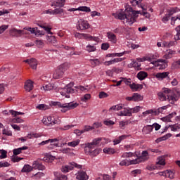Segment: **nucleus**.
Listing matches in <instances>:
<instances>
[{
    "instance_id": "obj_1",
    "label": "nucleus",
    "mask_w": 180,
    "mask_h": 180,
    "mask_svg": "<svg viewBox=\"0 0 180 180\" xmlns=\"http://www.w3.org/2000/svg\"><path fill=\"white\" fill-rule=\"evenodd\" d=\"M139 15H141L140 11H134L129 7L125 10L124 13H119L115 15V18H117V19H120V20H123L124 25L131 26V25L134 23V18H137Z\"/></svg>"
},
{
    "instance_id": "obj_2",
    "label": "nucleus",
    "mask_w": 180,
    "mask_h": 180,
    "mask_svg": "<svg viewBox=\"0 0 180 180\" xmlns=\"http://www.w3.org/2000/svg\"><path fill=\"white\" fill-rule=\"evenodd\" d=\"M158 96L160 101H168L172 104L175 103L179 99V97L176 94L172 93V91L167 88L163 89L162 91L158 94Z\"/></svg>"
},
{
    "instance_id": "obj_3",
    "label": "nucleus",
    "mask_w": 180,
    "mask_h": 180,
    "mask_svg": "<svg viewBox=\"0 0 180 180\" xmlns=\"http://www.w3.org/2000/svg\"><path fill=\"white\" fill-rule=\"evenodd\" d=\"M53 106H56V108H60V112L63 113H65V112H68V110H71V109H75L78 106V103L70 102L68 103H61L58 101L52 102Z\"/></svg>"
},
{
    "instance_id": "obj_4",
    "label": "nucleus",
    "mask_w": 180,
    "mask_h": 180,
    "mask_svg": "<svg viewBox=\"0 0 180 180\" xmlns=\"http://www.w3.org/2000/svg\"><path fill=\"white\" fill-rule=\"evenodd\" d=\"M60 141V139L55 138L48 139L46 141H43L39 143V146H46L47 150H54V148H57L58 147V142Z\"/></svg>"
},
{
    "instance_id": "obj_5",
    "label": "nucleus",
    "mask_w": 180,
    "mask_h": 180,
    "mask_svg": "<svg viewBox=\"0 0 180 180\" xmlns=\"http://www.w3.org/2000/svg\"><path fill=\"white\" fill-rule=\"evenodd\" d=\"M42 123L45 124V126H54V124H60L61 121L58 118H54L53 116L44 117L42 120Z\"/></svg>"
},
{
    "instance_id": "obj_6",
    "label": "nucleus",
    "mask_w": 180,
    "mask_h": 180,
    "mask_svg": "<svg viewBox=\"0 0 180 180\" xmlns=\"http://www.w3.org/2000/svg\"><path fill=\"white\" fill-rule=\"evenodd\" d=\"M150 159V155L147 150H143L141 156H138L137 158L131 160V164H140V162H144Z\"/></svg>"
},
{
    "instance_id": "obj_7",
    "label": "nucleus",
    "mask_w": 180,
    "mask_h": 180,
    "mask_svg": "<svg viewBox=\"0 0 180 180\" xmlns=\"http://www.w3.org/2000/svg\"><path fill=\"white\" fill-rule=\"evenodd\" d=\"M73 86L74 84L70 83L68 84L64 89H60V95H62V96H65V98H70V94H74L75 92L74 89L71 88V86Z\"/></svg>"
},
{
    "instance_id": "obj_8",
    "label": "nucleus",
    "mask_w": 180,
    "mask_h": 180,
    "mask_svg": "<svg viewBox=\"0 0 180 180\" xmlns=\"http://www.w3.org/2000/svg\"><path fill=\"white\" fill-rule=\"evenodd\" d=\"M89 27L91 25L86 20L79 19L77 22L76 28L77 30H87Z\"/></svg>"
},
{
    "instance_id": "obj_9",
    "label": "nucleus",
    "mask_w": 180,
    "mask_h": 180,
    "mask_svg": "<svg viewBox=\"0 0 180 180\" xmlns=\"http://www.w3.org/2000/svg\"><path fill=\"white\" fill-rule=\"evenodd\" d=\"M74 168H78L79 169H81V168H82V166L80 165H77L75 162H70L69 163L68 165L62 167V172H64V173L70 172V171H72Z\"/></svg>"
},
{
    "instance_id": "obj_10",
    "label": "nucleus",
    "mask_w": 180,
    "mask_h": 180,
    "mask_svg": "<svg viewBox=\"0 0 180 180\" xmlns=\"http://www.w3.org/2000/svg\"><path fill=\"white\" fill-rule=\"evenodd\" d=\"M153 64H154L155 67H159V70H165L168 67L165 59H158L157 61L153 62Z\"/></svg>"
},
{
    "instance_id": "obj_11",
    "label": "nucleus",
    "mask_w": 180,
    "mask_h": 180,
    "mask_svg": "<svg viewBox=\"0 0 180 180\" xmlns=\"http://www.w3.org/2000/svg\"><path fill=\"white\" fill-rule=\"evenodd\" d=\"M143 97L141 96L139 93H134L131 96L126 97V101L134 102H140V101H143Z\"/></svg>"
},
{
    "instance_id": "obj_12",
    "label": "nucleus",
    "mask_w": 180,
    "mask_h": 180,
    "mask_svg": "<svg viewBox=\"0 0 180 180\" xmlns=\"http://www.w3.org/2000/svg\"><path fill=\"white\" fill-rule=\"evenodd\" d=\"M24 63H27L29 64L30 67L32 68V70H37V60L36 58H30V59H27L24 60Z\"/></svg>"
},
{
    "instance_id": "obj_13",
    "label": "nucleus",
    "mask_w": 180,
    "mask_h": 180,
    "mask_svg": "<svg viewBox=\"0 0 180 180\" xmlns=\"http://www.w3.org/2000/svg\"><path fill=\"white\" fill-rule=\"evenodd\" d=\"M10 36L11 37H20L22 36L23 31L21 30H18L16 28H12L10 31Z\"/></svg>"
},
{
    "instance_id": "obj_14",
    "label": "nucleus",
    "mask_w": 180,
    "mask_h": 180,
    "mask_svg": "<svg viewBox=\"0 0 180 180\" xmlns=\"http://www.w3.org/2000/svg\"><path fill=\"white\" fill-rule=\"evenodd\" d=\"M83 39H85L86 40H89V41H96V43H99L101 39L98 37H92L89 34H83Z\"/></svg>"
},
{
    "instance_id": "obj_15",
    "label": "nucleus",
    "mask_w": 180,
    "mask_h": 180,
    "mask_svg": "<svg viewBox=\"0 0 180 180\" xmlns=\"http://www.w3.org/2000/svg\"><path fill=\"white\" fill-rule=\"evenodd\" d=\"M75 11H80L81 12H91V8L88 6H79L77 8H72L68 10L69 12H75Z\"/></svg>"
},
{
    "instance_id": "obj_16",
    "label": "nucleus",
    "mask_w": 180,
    "mask_h": 180,
    "mask_svg": "<svg viewBox=\"0 0 180 180\" xmlns=\"http://www.w3.org/2000/svg\"><path fill=\"white\" fill-rule=\"evenodd\" d=\"M107 37L109 41H110L113 44H116V43H117V37H116V35L112 32H107Z\"/></svg>"
},
{
    "instance_id": "obj_17",
    "label": "nucleus",
    "mask_w": 180,
    "mask_h": 180,
    "mask_svg": "<svg viewBox=\"0 0 180 180\" xmlns=\"http://www.w3.org/2000/svg\"><path fill=\"white\" fill-rule=\"evenodd\" d=\"M65 5V1L64 0H55L52 2L51 6H55V8H63Z\"/></svg>"
},
{
    "instance_id": "obj_18",
    "label": "nucleus",
    "mask_w": 180,
    "mask_h": 180,
    "mask_svg": "<svg viewBox=\"0 0 180 180\" xmlns=\"http://www.w3.org/2000/svg\"><path fill=\"white\" fill-rule=\"evenodd\" d=\"M63 75L64 73L63 71L58 68L53 72V78H54V79H60V78H63Z\"/></svg>"
},
{
    "instance_id": "obj_19",
    "label": "nucleus",
    "mask_w": 180,
    "mask_h": 180,
    "mask_svg": "<svg viewBox=\"0 0 180 180\" xmlns=\"http://www.w3.org/2000/svg\"><path fill=\"white\" fill-rule=\"evenodd\" d=\"M176 54V51H173L172 49L167 50L166 53L163 56V58H165L166 60H169V58H172Z\"/></svg>"
},
{
    "instance_id": "obj_20",
    "label": "nucleus",
    "mask_w": 180,
    "mask_h": 180,
    "mask_svg": "<svg viewBox=\"0 0 180 180\" xmlns=\"http://www.w3.org/2000/svg\"><path fill=\"white\" fill-rule=\"evenodd\" d=\"M123 58H114L111 60H108V61H105L103 63L104 65H112V64H116V63H120L121 61H123Z\"/></svg>"
},
{
    "instance_id": "obj_21",
    "label": "nucleus",
    "mask_w": 180,
    "mask_h": 180,
    "mask_svg": "<svg viewBox=\"0 0 180 180\" xmlns=\"http://www.w3.org/2000/svg\"><path fill=\"white\" fill-rule=\"evenodd\" d=\"M117 116H131L130 108H124L123 110L117 113Z\"/></svg>"
},
{
    "instance_id": "obj_22",
    "label": "nucleus",
    "mask_w": 180,
    "mask_h": 180,
    "mask_svg": "<svg viewBox=\"0 0 180 180\" xmlns=\"http://www.w3.org/2000/svg\"><path fill=\"white\" fill-rule=\"evenodd\" d=\"M84 146H85V151L87 154H89L93 150H95V147H96V146L94 145L92 142L85 143Z\"/></svg>"
},
{
    "instance_id": "obj_23",
    "label": "nucleus",
    "mask_w": 180,
    "mask_h": 180,
    "mask_svg": "<svg viewBox=\"0 0 180 180\" xmlns=\"http://www.w3.org/2000/svg\"><path fill=\"white\" fill-rule=\"evenodd\" d=\"M76 175H77L76 178L78 180L88 179V175L86 174V173L85 172H83V171L78 172V173Z\"/></svg>"
},
{
    "instance_id": "obj_24",
    "label": "nucleus",
    "mask_w": 180,
    "mask_h": 180,
    "mask_svg": "<svg viewBox=\"0 0 180 180\" xmlns=\"http://www.w3.org/2000/svg\"><path fill=\"white\" fill-rule=\"evenodd\" d=\"M169 75V72H159L155 75L156 78L159 79L160 81H162L165 78H167Z\"/></svg>"
},
{
    "instance_id": "obj_25",
    "label": "nucleus",
    "mask_w": 180,
    "mask_h": 180,
    "mask_svg": "<svg viewBox=\"0 0 180 180\" xmlns=\"http://www.w3.org/2000/svg\"><path fill=\"white\" fill-rule=\"evenodd\" d=\"M165 158H167V155L159 156L157 158L156 165H165Z\"/></svg>"
},
{
    "instance_id": "obj_26",
    "label": "nucleus",
    "mask_w": 180,
    "mask_h": 180,
    "mask_svg": "<svg viewBox=\"0 0 180 180\" xmlns=\"http://www.w3.org/2000/svg\"><path fill=\"white\" fill-rule=\"evenodd\" d=\"M25 89L28 92H30L33 89V82L32 80H27L25 84Z\"/></svg>"
},
{
    "instance_id": "obj_27",
    "label": "nucleus",
    "mask_w": 180,
    "mask_h": 180,
    "mask_svg": "<svg viewBox=\"0 0 180 180\" xmlns=\"http://www.w3.org/2000/svg\"><path fill=\"white\" fill-rule=\"evenodd\" d=\"M71 66V65L68 63H65L62 65H60L58 68H59L60 70H61L63 71V73L64 74V72H65V71H67V70H68V68H70V67Z\"/></svg>"
},
{
    "instance_id": "obj_28",
    "label": "nucleus",
    "mask_w": 180,
    "mask_h": 180,
    "mask_svg": "<svg viewBox=\"0 0 180 180\" xmlns=\"http://www.w3.org/2000/svg\"><path fill=\"white\" fill-rule=\"evenodd\" d=\"M131 67H134L135 70H136V71H140V70H141V63H139V62L133 60L130 64Z\"/></svg>"
},
{
    "instance_id": "obj_29",
    "label": "nucleus",
    "mask_w": 180,
    "mask_h": 180,
    "mask_svg": "<svg viewBox=\"0 0 180 180\" xmlns=\"http://www.w3.org/2000/svg\"><path fill=\"white\" fill-rule=\"evenodd\" d=\"M148 76V74L144 71H141L137 74V78L138 79H140V81H143V79H146L147 77Z\"/></svg>"
},
{
    "instance_id": "obj_30",
    "label": "nucleus",
    "mask_w": 180,
    "mask_h": 180,
    "mask_svg": "<svg viewBox=\"0 0 180 180\" xmlns=\"http://www.w3.org/2000/svg\"><path fill=\"white\" fill-rule=\"evenodd\" d=\"M53 89H54V84H45L41 87V90L44 91V92H46V91H51Z\"/></svg>"
},
{
    "instance_id": "obj_31",
    "label": "nucleus",
    "mask_w": 180,
    "mask_h": 180,
    "mask_svg": "<svg viewBox=\"0 0 180 180\" xmlns=\"http://www.w3.org/2000/svg\"><path fill=\"white\" fill-rule=\"evenodd\" d=\"M131 89L134 91H139V89H143V84H138L136 83H132L129 84Z\"/></svg>"
},
{
    "instance_id": "obj_32",
    "label": "nucleus",
    "mask_w": 180,
    "mask_h": 180,
    "mask_svg": "<svg viewBox=\"0 0 180 180\" xmlns=\"http://www.w3.org/2000/svg\"><path fill=\"white\" fill-rule=\"evenodd\" d=\"M101 151H102V149L96 148V149H94L89 153H87V154L88 155H90V157H96V155L101 153Z\"/></svg>"
},
{
    "instance_id": "obj_33",
    "label": "nucleus",
    "mask_w": 180,
    "mask_h": 180,
    "mask_svg": "<svg viewBox=\"0 0 180 180\" xmlns=\"http://www.w3.org/2000/svg\"><path fill=\"white\" fill-rule=\"evenodd\" d=\"M53 15H59L60 18H63L64 16V9L59 8H56L53 10Z\"/></svg>"
},
{
    "instance_id": "obj_34",
    "label": "nucleus",
    "mask_w": 180,
    "mask_h": 180,
    "mask_svg": "<svg viewBox=\"0 0 180 180\" xmlns=\"http://www.w3.org/2000/svg\"><path fill=\"white\" fill-rule=\"evenodd\" d=\"M176 12H179V8L177 7H174V8H170L167 10V15H169V16H172V15H174V13H176Z\"/></svg>"
},
{
    "instance_id": "obj_35",
    "label": "nucleus",
    "mask_w": 180,
    "mask_h": 180,
    "mask_svg": "<svg viewBox=\"0 0 180 180\" xmlns=\"http://www.w3.org/2000/svg\"><path fill=\"white\" fill-rule=\"evenodd\" d=\"M34 168L36 169H39V171H43V169H45L44 165H43L41 163H39L38 162H34L33 163Z\"/></svg>"
},
{
    "instance_id": "obj_36",
    "label": "nucleus",
    "mask_w": 180,
    "mask_h": 180,
    "mask_svg": "<svg viewBox=\"0 0 180 180\" xmlns=\"http://www.w3.org/2000/svg\"><path fill=\"white\" fill-rule=\"evenodd\" d=\"M23 150H27V146H22L21 148L14 149L13 150V153L14 155H19V154H20V153H22V151H23Z\"/></svg>"
},
{
    "instance_id": "obj_37",
    "label": "nucleus",
    "mask_w": 180,
    "mask_h": 180,
    "mask_svg": "<svg viewBox=\"0 0 180 180\" xmlns=\"http://www.w3.org/2000/svg\"><path fill=\"white\" fill-rule=\"evenodd\" d=\"M79 143H81V140L79 139H76L75 141H72L71 142L68 143V147H77V146L79 145Z\"/></svg>"
},
{
    "instance_id": "obj_38",
    "label": "nucleus",
    "mask_w": 180,
    "mask_h": 180,
    "mask_svg": "<svg viewBox=\"0 0 180 180\" xmlns=\"http://www.w3.org/2000/svg\"><path fill=\"white\" fill-rule=\"evenodd\" d=\"M36 108L39 110H47L50 109V106H49L46 104H39L38 105H37Z\"/></svg>"
},
{
    "instance_id": "obj_39",
    "label": "nucleus",
    "mask_w": 180,
    "mask_h": 180,
    "mask_svg": "<svg viewBox=\"0 0 180 180\" xmlns=\"http://www.w3.org/2000/svg\"><path fill=\"white\" fill-rule=\"evenodd\" d=\"M153 129H154V127L151 125H147L143 128V133H145V134H148L153 131Z\"/></svg>"
},
{
    "instance_id": "obj_40",
    "label": "nucleus",
    "mask_w": 180,
    "mask_h": 180,
    "mask_svg": "<svg viewBox=\"0 0 180 180\" xmlns=\"http://www.w3.org/2000/svg\"><path fill=\"white\" fill-rule=\"evenodd\" d=\"M86 50L88 53H94V51H96V46L89 44L86 46Z\"/></svg>"
},
{
    "instance_id": "obj_41",
    "label": "nucleus",
    "mask_w": 180,
    "mask_h": 180,
    "mask_svg": "<svg viewBox=\"0 0 180 180\" xmlns=\"http://www.w3.org/2000/svg\"><path fill=\"white\" fill-rule=\"evenodd\" d=\"M174 115H176V112L169 114L167 116L162 117L161 120H162V122H171V118L173 117Z\"/></svg>"
},
{
    "instance_id": "obj_42",
    "label": "nucleus",
    "mask_w": 180,
    "mask_h": 180,
    "mask_svg": "<svg viewBox=\"0 0 180 180\" xmlns=\"http://www.w3.org/2000/svg\"><path fill=\"white\" fill-rule=\"evenodd\" d=\"M170 137H172V134L169 133V134H167L166 135L158 139L157 141L158 142L165 141V140H168V139H169Z\"/></svg>"
},
{
    "instance_id": "obj_43",
    "label": "nucleus",
    "mask_w": 180,
    "mask_h": 180,
    "mask_svg": "<svg viewBox=\"0 0 180 180\" xmlns=\"http://www.w3.org/2000/svg\"><path fill=\"white\" fill-rule=\"evenodd\" d=\"M103 151L105 154H115L116 153V150L112 148H105Z\"/></svg>"
},
{
    "instance_id": "obj_44",
    "label": "nucleus",
    "mask_w": 180,
    "mask_h": 180,
    "mask_svg": "<svg viewBox=\"0 0 180 180\" xmlns=\"http://www.w3.org/2000/svg\"><path fill=\"white\" fill-rule=\"evenodd\" d=\"M46 39L47 41H49V43H51V44H56L57 43V39L54 36H48L46 37Z\"/></svg>"
},
{
    "instance_id": "obj_45",
    "label": "nucleus",
    "mask_w": 180,
    "mask_h": 180,
    "mask_svg": "<svg viewBox=\"0 0 180 180\" xmlns=\"http://www.w3.org/2000/svg\"><path fill=\"white\" fill-rule=\"evenodd\" d=\"M33 170V167L29 165H24L23 168L22 169L21 172H30Z\"/></svg>"
},
{
    "instance_id": "obj_46",
    "label": "nucleus",
    "mask_w": 180,
    "mask_h": 180,
    "mask_svg": "<svg viewBox=\"0 0 180 180\" xmlns=\"http://www.w3.org/2000/svg\"><path fill=\"white\" fill-rule=\"evenodd\" d=\"M122 109H123V104H117V105L112 106L110 108V110H117V111H119V110H122Z\"/></svg>"
},
{
    "instance_id": "obj_47",
    "label": "nucleus",
    "mask_w": 180,
    "mask_h": 180,
    "mask_svg": "<svg viewBox=\"0 0 180 180\" xmlns=\"http://www.w3.org/2000/svg\"><path fill=\"white\" fill-rule=\"evenodd\" d=\"M0 160H5V158H8V151L2 149L0 150Z\"/></svg>"
},
{
    "instance_id": "obj_48",
    "label": "nucleus",
    "mask_w": 180,
    "mask_h": 180,
    "mask_svg": "<svg viewBox=\"0 0 180 180\" xmlns=\"http://www.w3.org/2000/svg\"><path fill=\"white\" fill-rule=\"evenodd\" d=\"M131 160H124L122 161H121L120 162V165L121 167H124V165H125L126 167H129V165H134L135 164H131Z\"/></svg>"
},
{
    "instance_id": "obj_49",
    "label": "nucleus",
    "mask_w": 180,
    "mask_h": 180,
    "mask_svg": "<svg viewBox=\"0 0 180 180\" xmlns=\"http://www.w3.org/2000/svg\"><path fill=\"white\" fill-rule=\"evenodd\" d=\"M176 34L174 35V40H180V25L177 26L175 28Z\"/></svg>"
},
{
    "instance_id": "obj_50",
    "label": "nucleus",
    "mask_w": 180,
    "mask_h": 180,
    "mask_svg": "<svg viewBox=\"0 0 180 180\" xmlns=\"http://www.w3.org/2000/svg\"><path fill=\"white\" fill-rule=\"evenodd\" d=\"M138 8H141V9L143 11H146L147 9H148V8H150V6H148V3H144V4H139V5L136 6Z\"/></svg>"
},
{
    "instance_id": "obj_51",
    "label": "nucleus",
    "mask_w": 180,
    "mask_h": 180,
    "mask_svg": "<svg viewBox=\"0 0 180 180\" xmlns=\"http://www.w3.org/2000/svg\"><path fill=\"white\" fill-rule=\"evenodd\" d=\"M89 61L93 67L101 65V61H99V59H90Z\"/></svg>"
},
{
    "instance_id": "obj_52",
    "label": "nucleus",
    "mask_w": 180,
    "mask_h": 180,
    "mask_svg": "<svg viewBox=\"0 0 180 180\" xmlns=\"http://www.w3.org/2000/svg\"><path fill=\"white\" fill-rule=\"evenodd\" d=\"M35 44L39 49H43V47H44V41H43V40L37 39Z\"/></svg>"
},
{
    "instance_id": "obj_53",
    "label": "nucleus",
    "mask_w": 180,
    "mask_h": 180,
    "mask_svg": "<svg viewBox=\"0 0 180 180\" xmlns=\"http://www.w3.org/2000/svg\"><path fill=\"white\" fill-rule=\"evenodd\" d=\"M9 112L11 113V115H12L14 117L20 116V115H25L24 112L15 111L13 110H10Z\"/></svg>"
},
{
    "instance_id": "obj_54",
    "label": "nucleus",
    "mask_w": 180,
    "mask_h": 180,
    "mask_svg": "<svg viewBox=\"0 0 180 180\" xmlns=\"http://www.w3.org/2000/svg\"><path fill=\"white\" fill-rule=\"evenodd\" d=\"M179 68H180V60H177L176 62H174L172 65V70H178Z\"/></svg>"
},
{
    "instance_id": "obj_55",
    "label": "nucleus",
    "mask_w": 180,
    "mask_h": 180,
    "mask_svg": "<svg viewBox=\"0 0 180 180\" xmlns=\"http://www.w3.org/2000/svg\"><path fill=\"white\" fill-rule=\"evenodd\" d=\"M131 157H134V153L129 152V153H124L122 154V158H131Z\"/></svg>"
},
{
    "instance_id": "obj_56",
    "label": "nucleus",
    "mask_w": 180,
    "mask_h": 180,
    "mask_svg": "<svg viewBox=\"0 0 180 180\" xmlns=\"http://www.w3.org/2000/svg\"><path fill=\"white\" fill-rule=\"evenodd\" d=\"M91 99V94H87L81 97L82 102H86L87 101H89Z\"/></svg>"
},
{
    "instance_id": "obj_57",
    "label": "nucleus",
    "mask_w": 180,
    "mask_h": 180,
    "mask_svg": "<svg viewBox=\"0 0 180 180\" xmlns=\"http://www.w3.org/2000/svg\"><path fill=\"white\" fill-rule=\"evenodd\" d=\"M75 88H77V89H79L80 91H82L83 92H88L89 88L88 87V86H77Z\"/></svg>"
},
{
    "instance_id": "obj_58",
    "label": "nucleus",
    "mask_w": 180,
    "mask_h": 180,
    "mask_svg": "<svg viewBox=\"0 0 180 180\" xmlns=\"http://www.w3.org/2000/svg\"><path fill=\"white\" fill-rule=\"evenodd\" d=\"M176 20H180V14H179L176 17H172L171 18V25H172V26L175 25V22Z\"/></svg>"
},
{
    "instance_id": "obj_59",
    "label": "nucleus",
    "mask_w": 180,
    "mask_h": 180,
    "mask_svg": "<svg viewBox=\"0 0 180 180\" xmlns=\"http://www.w3.org/2000/svg\"><path fill=\"white\" fill-rule=\"evenodd\" d=\"M8 167H11V163L4 161V162H0V168H6Z\"/></svg>"
},
{
    "instance_id": "obj_60",
    "label": "nucleus",
    "mask_w": 180,
    "mask_h": 180,
    "mask_svg": "<svg viewBox=\"0 0 180 180\" xmlns=\"http://www.w3.org/2000/svg\"><path fill=\"white\" fill-rule=\"evenodd\" d=\"M167 176L170 179H174V172L171 170H166V177Z\"/></svg>"
},
{
    "instance_id": "obj_61",
    "label": "nucleus",
    "mask_w": 180,
    "mask_h": 180,
    "mask_svg": "<svg viewBox=\"0 0 180 180\" xmlns=\"http://www.w3.org/2000/svg\"><path fill=\"white\" fill-rule=\"evenodd\" d=\"M169 127L172 131H177V130L180 129V127L177 124L169 125Z\"/></svg>"
},
{
    "instance_id": "obj_62",
    "label": "nucleus",
    "mask_w": 180,
    "mask_h": 180,
    "mask_svg": "<svg viewBox=\"0 0 180 180\" xmlns=\"http://www.w3.org/2000/svg\"><path fill=\"white\" fill-rule=\"evenodd\" d=\"M101 140H102V138H96L94 139L91 143L96 147L98 144H101Z\"/></svg>"
},
{
    "instance_id": "obj_63",
    "label": "nucleus",
    "mask_w": 180,
    "mask_h": 180,
    "mask_svg": "<svg viewBox=\"0 0 180 180\" xmlns=\"http://www.w3.org/2000/svg\"><path fill=\"white\" fill-rule=\"evenodd\" d=\"M130 111L131 112L132 110V113H139V112H140V109H141V106H136L133 108H129Z\"/></svg>"
},
{
    "instance_id": "obj_64",
    "label": "nucleus",
    "mask_w": 180,
    "mask_h": 180,
    "mask_svg": "<svg viewBox=\"0 0 180 180\" xmlns=\"http://www.w3.org/2000/svg\"><path fill=\"white\" fill-rule=\"evenodd\" d=\"M9 27V25H3L0 26V34H2L5 30H6Z\"/></svg>"
}]
</instances>
